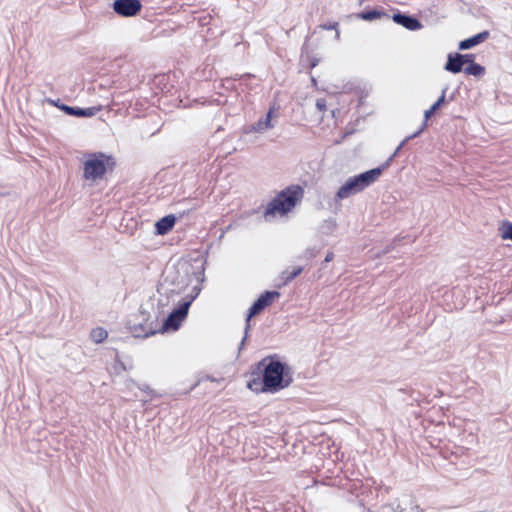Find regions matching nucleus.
I'll use <instances>...</instances> for the list:
<instances>
[{
  "label": "nucleus",
  "mask_w": 512,
  "mask_h": 512,
  "mask_svg": "<svg viewBox=\"0 0 512 512\" xmlns=\"http://www.w3.org/2000/svg\"><path fill=\"white\" fill-rule=\"evenodd\" d=\"M463 56H465L464 58L461 59L463 65L467 66L469 65L470 63H473L474 62V55L473 54H463Z\"/></svg>",
  "instance_id": "obj_26"
},
{
  "label": "nucleus",
  "mask_w": 512,
  "mask_h": 512,
  "mask_svg": "<svg viewBox=\"0 0 512 512\" xmlns=\"http://www.w3.org/2000/svg\"><path fill=\"white\" fill-rule=\"evenodd\" d=\"M158 312L152 315L144 306H141L134 319L127 323L128 329L134 337L147 338L151 335L161 332L158 319L165 312V308H159Z\"/></svg>",
  "instance_id": "obj_4"
},
{
  "label": "nucleus",
  "mask_w": 512,
  "mask_h": 512,
  "mask_svg": "<svg viewBox=\"0 0 512 512\" xmlns=\"http://www.w3.org/2000/svg\"><path fill=\"white\" fill-rule=\"evenodd\" d=\"M500 235L503 239H509L512 241V223L504 221L499 228Z\"/></svg>",
  "instance_id": "obj_21"
},
{
  "label": "nucleus",
  "mask_w": 512,
  "mask_h": 512,
  "mask_svg": "<svg viewBox=\"0 0 512 512\" xmlns=\"http://www.w3.org/2000/svg\"><path fill=\"white\" fill-rule=\"evenodd\" d=\"M305 254L307 257H314L316 255V252L314 249H307Z\"/></svg>",
  "instance_id": "obj_31"
},
{
  "label": "nucleus",
  "mask_w": 512,
  "mask_h": 512,
  "mask_svg": "<svg viewBox=\"0 0 512 512\" xmlns=\"http://www.w3.org/2000/svg\"><path fill=\"white\" fill-rule=\"evenodd\" d=\"M6 194L5 191H3V188L0 186V196H4Z\"/></svg>",
  "instance_id": "obj_34"
},
{
  "label": "nucleus",
  "mask_w": 512,
  "mask_h": 512,
  "mask_svg": "<svg viewBox=\"0 0 512 512\" xmlns=\"http://www.w3.org/2000/svg\"><path fill=\"white\" fill-rule=\"evenodd\" d=\"M59 109L65 112L67 115L85 118L94 116L99 110L96 107L80 108L69 106L66 104H61V106H59Z\"/></svg>",
  "instance_id": "obj_13"
},
{
  "label": "nucleus",
  "mask_w": 512,
  "mask_h": 512,
  "mask_svg": "<svg viewBox=\"0 0 512 512\" xmlns=\"http://www.w3.org/2000/svg\"><path fill=\"white\" fill-rule=\"evenodd\" d=\"M489 37L488 31H482L476 35H473L472 37H469L467 39H464L459 42V49L460 50H468L470 48H473L482 42H484Z\"/></svg>",
  "instance_id": "obj_14"
},
{
  "label": "nucleus",
  "mask_w": 512,
  "mask_h": 512,
  "mask_svg": "<svg viewBox=\"0 0 512 512\" xmlns=\"http://www.w3.org/2000/svg\"><path fill=\"white\" fill-rule=\"evenodd\" d=\"M382 175V168H373L358 175H355L354 178L358 182V185L362 189H366Z\"/></svg>",
  "instance_id": "obj_11"
},
{
  "label": "nucleus",
  "mask_w": 512,
  "mask_h": 512,
  "mask_svg": "<svg viewBox=\"0 0 512 512\" xmlns=\"http://www.w3.org/2000/svg\"><path fill=\"white\" fill-rule=\"evenodd\" d=\"M112 8L117 15L129 18L141 11L142 4L140 0H114Z\"/></svg>",
  "instance_id": "obj_8"
},
{
  "label": "nucleus",
  "mask_w": 512,
  "mask_h": 512,
  "mask_svg": "<svg viewBox=\"0 0 512 512\" xmlns=\"http://www.w3.org/2000/svg\"><path fill=\"white\" fill-rule=\"evenodd\" d=\"M304 196V189L300 185H290L281 190L268 203L264 218L270 220L276 215L285 216L293 210V208L301 202Z\"/></svg>",
  "instance_id": "obj_3"
},
{
  "label": "nucleus",
  "mask_w": 512,
  "mask_h": 512,
  "mask_svg": "<svg viewBox=\"0 0 512 512\" xmlns=\"http://www.w3.org/2000/svg\"><path fill=\"white\" fill-rule=\"evenodd\" d=\"M309 38H310L309 36L306 37L305 43H304L303 47H305L307 45V42L309 41Z\"/></svg>",
  "instance_id": "obj_35"
},
{
  "label": "nucleus",
  "mask_w": 512,
  "mask_h": 512,
  "mask_svg": "<svg viewBox=\"0 0 512 512\" xmlns=\"http://www.w3.org/2000/svg\"><path fill=\"white\" fill-rule=\"evenodd\" d=\"M407 143V141H405V139L398 145V147L396 148V150L394 151V153L391 155L393 157H395L399 151L401 150V148Z\"/></svg>",
  "instance_id": "obj_30"
},
{
  "label": "nucleus",
  "mask_w": 512,
  "mask_h": 512,
  "mask_svg": "<svg viewBox=\"0 0 512 512\" xmlns=\"http://www.w3.org/2000/svg\"><path fill=\"white\" fill-rule=\"evenodd\" d=\"M199 296V290L195 289L193 295L185 297L183 300H178L175 304L177 306L167 315L166 319L160 327L162 333L167 331H177L182 322L187 318L189 308L192 303Z\"/></svg>",
  "instance_id": "obj_6"
},
{
  "label": "nucleus",
  "mask_w": 512,
  "mask_h": 512,
  "mask_svg": "<svg viewBox=\"0 0 512 512\" xmlns=\"http://www.w3.org/2000/svg\"><path fill=\"white\" fill-rule=\"evenodd\" d=\"M425 128H426V121H423L420 128L417 131H414L413 134L407 136L405 138V141L408 142L409 140L418 137L424 131Z\"/></svg>",
  "instance_id": "obj_25"
},
{
  "label": "nucleus",
  "mask_w": 512,
  "mask_h": 512,
  "mask_svg": "<svg viewBox=\"0 0 512 512\" xmlns=\"http://www.w3.org/2000/svg\"><path fill=\"white\" fill-rule=\"evenodd\" d=\"M130 385H135L137 386L141 391L145 392V393H148V394H153V390L148 386V385H138L136 384L133 380H129L127 382V387H130Z\"/></svg>",
  "instance_id": "obj_24"
},
{
  "label": "nucleus",
  "mask_w": 512,
  "mask_h": 512,
  "mask_svg": "<svg viewBox=\"0 0 512 512\" xmlns=\"http://www.w3.org/2000/svg\"><path fill=\"white\" fill-rule=\"evenodd\" d=\"M292 381L288 365L276 356H269L255 365L247 387L256 393H277L288 387Z\"/></svg>",
  "instance_id": "obj_2"
},
{
  "label": "nucleus",
  "mask_w": 512,
  "mask_h": 512,
  "mask_svg": "<svg viewBox=\"0 0 512 512\" xmlns=\"http://www.w3.org/2000/svg\"><path fill=\"white\" fill-rule=\"evenodd\" d=\"M334 254L332 252L328 253L324 259V263H328L333 260Z\"/></svg>",
  "instance_id": "obj_32"
},
{
  "label": "nucleus",
  "mask_w": 512,
  "mask_h": 512,
  "mask_svg": "<svg viewBox=\"0 0 512 512\" xmlns=\"http://www.w3.org/2000/svg\"><path fill=\"white\" fill-rule=\"evenodd\" d=\"M273 108H270L264 117H261L257 122L244 128V133H264L274 127L272 123Z\"/></svg>",
  "instance_id": "obj_9"
},
{
  "label": "nucleus",
  "mask_w": 512,
  "mask_h": 512,
  "mask_svg": "<svg viewBox=\"0 0 512 512\" xmlns=\"http://www.w3.org/2000/svg\"><path fill=\"white\" fill-rule=\"evenodd\" d=\"M435 113V111L430 107L428 110H426L424 112V120L423 121H426V123L428 122V120L430 119V117Z\"/></svg>",
  "instance_id": "obj_28"
},
{
  "label": "nucleus",
  "mask_w": 512,
  "mask_h": 512,
  "mask_svg": "<svg viewBox=\"0 0 512 512\" xmlns=\"http://www.w3.org/2000/svg\"><path fill=\"white\" fill-rule=\"evenodd\" d=\"M392 20L409 31H417L423 27L417 17L402 12L394 13Z\"/></svg>",
  "instance_id": "obj_10"
},
{
  "label": "nucleus",
  "mask_w": 512,
  "mask_h": 512,
  "mask_svg": "<svg viewBox=\"0 0 512 512\" xmlns=\"http://www.w3.org/2000/svg\"><path fill=\"white\" fill-rule=\"evenodd\" d=\"M358 19L364 20V21H373L376 19H380L382 17H385L386 19H390L389 15L386 14L383 10L378 9H372L367 11H362L356 15Z\"/></svg>",
  "instance_id": "obj_17"
},
{
  "label": "nucleus",
  "mask_w": 512,
  "mask_h": 512,
  "mask_svg": "<svg viewBox=\"0 0 512 512\" xmlns=\"http://www.w3.org/2000/svg\"><path fill=\"white\" fill-rule=\"evenodd\" d=\"M318 28L320 29H323V30H335L336 31V39H339L340 37V32L338 30V23L337 22H332V23H328V24H320L318 26Z\"/></svg>",
  "instance_id": "obj_22"
},
{
  "label": "nucleus",
  "mask_w": 512,
  "mask_h": 512,
  "mask_svg": "<svg viewBox=\"0 0 512 512\" xmlns=\"http://www.w3.org/2000/svg\"><path fill=\"white\" fill-rule=\"evenodd\" d=\"M176 217L172 214L162 217L155 223V230L158 235H165L171 231L175 225Z\"/></svg>",
  "instance_id": "obj_15"
},
{
  "label": "nucleus",
  "mask_w": 512,
  "mask_h": 512,
  "mask_svg": "<svg viewBox=\"0 0 512 512\" xmlns=\"http://www.w3.org/2000/svg\"><path fill=\"white\" fill-rule=\"evenodd\" d=\"M205 269L202 263L179 261L165 269L163 278L157 286L158 307L167 308L178 300L193 295L195 289L202 290L205 280Z\"/></svg>",
  "instance_id": "obj_1"
},
{
  "label": "nucleus",
  "mask_w": 512,
  "mask_h": 512,
  "mask_svg": "<svg viewBox=\"0 0 512 512\" xmlns=\"http://www.w3.org/2000/svg\"><path fill=\"white\" fill-rule=\"evenodd\" d=\"M464 73H466L467 75H473V76L479 77L485 73V68L482 65H480L476 62H473V63H470L469 65L465 66Z\"/></svg>",
  "instance_id": "obj_19"
},
{
  "label": "nucleus",
  "mask_w": 512,
  "mask_h": 512,
  "mask_svg": "<svg viewBox=\"0 0 512 512\" xmlns=\"http://www.w3.org/2000/svg\"><path fill=\"white\" fill-rule=\"evenodd\" d=\"M83 163V176L86 180L96 181L102 179L108 169L115 166V160L111 155L103 152L88 153Z\"/></svg>",
  "instance_id": "obj_5"
},
{
  "label": "nucleus",
  "mask_w": 512,
  "mask_h": 512,
  "mask_svg": "<svg viewBox=\"0 0 512 512\" xmlns=\"http://www.w3.org/2000/svg\"><path fill=\"white\" fill-rule=\"evenodd\" d=\"M280 293L278 291H265L262 293L251 305V307L248 310V314L245 320V329H244V337L242 338L239 346V351L242 350L246 339L248 337V332L250 330L251 324V318L260 314L266 307L270 306L274 299L279 298Z\"/></svg>",
  "instance_id": "obj_7"
},
{
  "label": "nucleus",
  "mask_w": 512,
  "mask_h": 512,
  "mask_svg": "<svg viewBox=\"0 0 512 512\" xmlns=\"http://www.w3.org/2000/svg\"><path fill=\"white\" fill-rule=\"evenodd\" d=\"M446 91L447 88H445L442 91L441 96L437 99V101L431 106V108L436 112L440 107L446 102Z\"/></svg>",
  "instance_id": "obj_23"
},
{
  "label": "nucleus",
  "mask_w": 512,
  "mask_h": 512,
  "mask_svg": "<svg viewBox=\"0 0 512 512\" xmlns=\"http://www.w3.org/2000/svg\"><path fill=\"white\" fill-rule=\"evenodd\" d=\"M316 65H317L316 61H313L312 64H311L312 67H315Z\"/></svg>",
  "instance_id": "obj_36"
},
{
  "label": "nucleus",
  "mask_w": 512,
  "mask_h": 512,
  "mask_svg": "<svg viewBox=\"0 0 512 512\" xmlns=\"http://www.w3.org/2000/svg\"><path fill=\"white\" fill-rule=\"evenodd\" d=\"M463 54L455 53L454 55L449 54L447 62L445 64V70L451 73H459L464 71L465 66L463 65L461 59L464 58Z\"/></svg>",
  "instance_id": "obj_16"
},
{
  "label": "nucleus",
  "mask_w": 512,
  "mask_h": 512,
  "mask_svg": "<svg viewBox=\"0 0 512 512\" xmlns=\"http://www.w3.org/2000/svg\"><path fill=\"white\" fill-rule=\"evenodd\" d=\"M394 157L393 156H390L386 162L382 165V166H379L378 168H382V172L390 166L391 162L393 161Z\"/></svg>",
  "instance_id": "obj_29"
},
{
  "label": "nucleus",
  "mask_w": 512,
  "mask_h": 512,
  "mask_svg": "<svg viewBox=\"0 0 512 512\" xmlns=\"http://www.w3.org/2000/svg\"><path fill=\"white\" fill-rule=\"evenodd\" d=\"M361 191L362 189L360 188L358 182L353 176L348 178L346 182L338 189L336 196L338 199H346L351 195L357 194Z\"/></svg>",
  "instance_id": "obj_12"
},
{
  "label": "nucleus",
  "mask_w": 512,
  "mask_h": 512,
  "mask_svg": "<svg viewBox=\"0 0 512 512\" xmlns=\"http://www.w3.org/2000/svg\"><path fill=\"white\" fill-rule=\"evenodd\" d=\"M48 101H49L50 104H52V105H54V106H56L58 108H59V106H61V103L59 102V100L55 101V100L49 99Z\"/></svg>",
  "instance_id": "obj_33"
},
{
  "label": "nucleus",
  "mask_w": 512,
  "mask_h": 512,
  "mask_svg": "<svg viewBox=\"0 0 512 512\" xmlns=\"http://www.w3.org/2000/svg\"><path fill=\"white\" fill-rule=\"evenodd\" d=\"M107 336L108 332L102 327L94 328L90 333V338L95 343H102Z\"/></svg>",
  "instance_id": "obj_20"
},
{
  "label": "nucleus",
  "mask_w": 512,
  "mask_h": 512,
  "mask_svg": "<svg viewBox=\"0 0 512 512\" xmlns=\"http://www.w3.org/2000/svg\"><path fill=\"white\" fill-rule=\"evenodd\" d=\"M303 271L301 266L294 268L293 270L285 269L280 274V279L283 285H287L292 280H294L298 275H300Z\"/></svg>",
  "instance_id": "obj_18"
},
{
  "label": "nucleus",
  "mask_w": 512,
  "mask_h": 512,
  "mask_svg": "<svg viewBox=\"0 0 512 512\" xmlns=\"http://www.w3.org/2000/svg\"><path fill=\"white\" fill-rule=\"evenodd\" d=\"M316 107L319 111L323 112L326 110V101L325 99H318L316 102Z\"/></svg>",
  "instance_id": "obj_27"
}]
</instances>
